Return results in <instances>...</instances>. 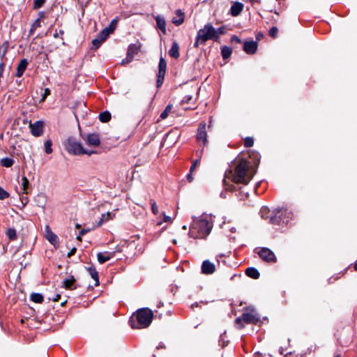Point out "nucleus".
Here are the masks:
<instances>
[{"label":"nucleus","instance_id":"680f3d73","mask_svg":"<svg viewBox=\"0 0 357 357\" xmlns=\"http://www.w3.org/2000/svg\"><path fill=\"white\" fill-rule=\"evenodd\" d=\"M250 2L253 3V2H259L260 0H250Z\"/></svg>","mask_w":357,"mask_h":357},{"label":"nucleus","instance_id":"4468645a","mask_svg":"<svg viewBox=\"0 0 357 357\" xmlns=\"http://www.w3.org/2000/svg\"><path fill=\"white\" fill-rule=\"evenodd\" d=\"M45 233L46 238L50 241V243L55 245L59 243L58 236L52 231L50 226L48 225L45 227Z\"/></svg>","mask_w":357,"mask_h":357},{"label":"nucleus","instance_id":"473e14b6","mask_svg":"<svg viewBox=\"0 0 357 357\" xmlns=\"http://www.w3.org/2000/svg\"><path fill=\"white\" fill-rule=\"evenodd\" d=\"M165 21L163 18L158 16V29H160L164 34H166Z\"/></svg>","mask_w":357,"mask_h":357},{"label":"nucleus","instance_id":"69168bd1","mask_svg":"<svg viewBox=\"0 0 357 357\" xmlns=\"http://www.w3.org/2000/svg\"><path fill=\"white\" fill-rule=\"evenodd\" d=\"M231 231L232 232H234V231H236V229H235V228L232 227V228L231 229Z\"/></svg>","mask_w":357,"mask_h":357},{"label":"nucleus","instance_id":"f257e3e1","mask_svg":"<svg viewBox=\"0 0 357 357\" xmlns=\"http://www.w3.org/2000/svg\"><path fill=\"white\" fill-rule=\"evenodd\" d=\"M254 173L250 171V165L246 160H241L234 170H229L225 172V178L223 181L226 190L232 191L234 190L233 185H228L227 180L231 181L236 183L248 184L252 179Z\"/></svg>","mask_w":357,"mask_h":357},{"label":"nucleus","instance_id":"a19ab883","mask_svg":"<svg viewBox=\"0 0 357 357\" xmlns=\"http://www.w3.org/2000/svg\"><path fill=\"white\" fill-rule=\"evenodd\" d=\"M254 141L252 137H246L244 140V145L245 147H251L253 146Z\"/></svg>","mask_w":357,"mask_h":357},{"label":"nucleus","instance_id":"79ce46f5","mask_svg":"<svg viewBox=\"0 0 357 357\" xmlns=\"http://www.w3.org/2000/svg\"><path fill=\"white\" fill-rule=\"evenodd\" d=\"M215 35L218 36V40L220 38V35H222L225 33V29L224 26H220L218 29H215Z\"/></svg>","mask_w":357,"mask_h":357},{"label":"nucleus","instance_id":"338daca9","mask_svg":"<svg viewBox=\"0 0 357 357\" xmlns=\"http://www.w3.org/2000/svg\"><path fill=\"white\" fill-rule=\"evenodd\" d=\"M160 347H161V348H162V345H161V344L158 345L157 349H158Z\"/></svg>","mask_w":357,"mask_h":357},{"label":"nucleus","instance_id":"72a5a7b5","mask_svg":"<svg viewBox=\"0 0 357 357\" xmlns=\"http://www.w3.org/2000/svg\"><path fill=\"white\" fill-rule=\"evenodd\" d=\"M6 235L8 238L11 240H15L17 238V232L16 230L13 228H10L6 231Z\"/></svg>","mask_w":357,"mask_h":357},{"label":"nucleus","instance_id":"603ef678","mask_svg":"<svg viewBox=\"0 0 357 357\" xmlns=\"http://www.w3.org/2000/svg\"><path fill=\"white\" fill-rule=\"evenodd\" d=\"M61 298L60 294H56L55 296H54L52 299L53 301H59Z\"/></svg>","mask_w":357,"mask_h":357},{"label":"nucleus","instance_id":"423d86ee","mask_svg":"<svg viewBox=\"0 0 357 357\" xmlns=\"http://www.w3.org/2000/svg\"><path fill=\"white\" fill-rule=\"evenodd\" d=\"M292 217L291 211L287 209L278 208L274 211V215L270 216L269 223L274 225H287Z\"/></svg>","mask_w":357,"mask_h":357},{"label":"nucleus","instance_id":"3c124183","mask_svg":"<svg viewBox=\"0 0 357 357\" xmlns=\"http://www.w3.org/2000/svg\"><path fill=\"white\" fill-rule=\"evenodd\" d=\"M77 249L76 248H73L68 253V257H70L71 256L74 255Z\"/></svg>","mask_w":357,"mask_h":357},{"label":"nucleus","instance_id":"412c9836","mask_svg":"<svg viewBox=\"0 0 357 357\" xmlns=\"http://www.w3.org/2000/svg\"><path fill=\"white\" fill-rule=\"evenodd\" d=\"M245 274L253 279H258L259 278V272L257 269L253 267H249L245 270Z\"/></svg>","mask_w":357,"mask_h":357},{"label":"nucleus","instance_id":"7c9ffc66","mask_svg":"<svg viewBox=\"0 0 357 357\" xmlns=\"http://www.w3.org/2000/svg\"><path fill=\"white\" fill-rule=\"evenodd\" d=\"M14 163V160L10 158H3L1 160V165L5 167H10Z\"/></svg>","mask_w":357,"mask_h":357},{"label":"nucleus","instance_id":"aec40b11","mask_svg":"<svg viewBox=\"0 0 357 357\" xmlns=\"http://www.w3.org/2000/svg\"><path fill=\"white\" fill-rule=\"evenodd\" d=\"M169 54L170 56L177 59L179 57V46L176 42H174L171 49L169 51Z\"/></svg>","mask_w":357,"mask_h":357},{"label":"nucleus","instance_id":"864d4df0","mask_svg":"<svg viewBox=\"0 0 357 357\" xmlns=\"http://www.w3.org/2000/svg\"><path fill=\"white\" fill-rule=\"evenodd\" d=\"M187 179L189 182H192L193 178L192 176V172H190V173L187 175Z\"/></svg>","mask_w":357,"mask_h":357},{"label":"nucleus","instance_id":"20e7f679","mask_svg":"<svg viewBox=\"0 0 357 357\" xmlns=\"http://www.w3.org/2000/svg\"><path fill=\"white\" fill-rule=\"evenodd\" d=\"M209 40L218 41V36L215 35V28L213 25L211 23H207L197 31L194 47H198L199 45H204Z\"/></svg>","mask_w":357,"mask_h":357},{"label":"nucleus","instance_id":"f03ea898","mask_svg":"<svg viewBox=\"0 0 357 357\" xmlns=\"http://www.w3.org/2000/svg\"><path fill=\"white\" fill-rule=\"evenodd\" d=\"M213 225L211 218L202 215L199 218L194 220L189 231V236L194 238H202L208 236Z\"/></svg>","mask_w":357,"mask_h":357},{"label":"nucleus","instance_id":"6e6552de","mask_svg":"<svg viewBox=\"0 0 357 357\" xmlns=\"http://www.w3.org/2000/svg\"><path fill=\"white\" fill-rule=\"evenodd\" d=\"M197 139L199 142H202L204 146L207 144L208 140L205 123H201L199 124L197 130Z\"/></svg>","mask_w":357,"mask_h":357},{"label":"nucleus","instance_id":"c9c22d12","mask_svg":"<svg viewBox=\"0 0 357 357\" xmlns=\"http://www.w3.org/2000/svg\"><path fill=\"white\" fill-rule=\"evenodd\" d=\"M163 220L162 222L158 221V226L161 225L163 222L167 223V225H169L172 222V218L170 216L166 215L165 213H162Z\"/></svg>","mask_w":357,"mask_h":357},{"label":"nucleus","instance_id":"9d476101","mask_svg":"<svg viewBox=\"0 0 357 357\" xmlns=\"http://www.w3.org/2000/svg\"><path fill=\"white\" fill-rule=\"evenodd\" d=\"M31 134L35 137L40 136L43 132V122L38 121L33 123H30Z\"/></svg>","mask_w":357,"mask_h":357},{"label":"nucleus","instance_id":"7ed1b4c3","mask_svg":"<svg viewBox=\"0 0 357 357\" xmlns=\"http://www.w3.org/2000/svg\"><path fill=\"white\" fill-rule=\"evenodd\" d=\"M153 318V311L148 307H144L133 313L129 322L132 328H144L151 324Z\"/></svg>","mask_w":357,"mask_h":357},{"label":"nucleus","instance_id":"58836bf2","mask_svg":"<svg viewBox=\"0 0 357 357\" xmlns=\"http://www.w3.org/2000/svg\"><path fill=\"white\" fill-rule=\"evenodd\" d=\"M9 197V193L0 186V199L3 200Z\"/></svg>","mask_w":357,"mask_h":357},{"label":"nucleus","instance_id":"052dcab7","mask_svg":"<svg viewBox=\"0 0 357 357\" xmlns=\"http://www.w3.org/2000/svg\"><path fill=\"white\" fill-rule=\"evenodd\" d=\"M26 202L25 203H24V205H25L27 203V198L26 197L25 198V199L22 200V202Z\"/></svg>","mask_w":357,"mask_h":357},{"label":"nucleus","instance_id":"f8f14e48","mask_svg":"<svg viewBox=\"0 0 357 357\" xmlns=\"http://www.w3.org/2000/svg\"><path fill=\"white\" fill-rule=\"evenodd\" d=\"M257 49V43L251 40V41H246L243 44V50L248 54H252L255 53Z\"/></svg>","mask_w":357,"mask_h":357},{"label":"nucleus","instance_id":"393cba45","mask_svg":"<svg viewBox=\"0 0 357 357\" xmlns=\"http://www.w3.org/2000/svg\"><path fill=\"white\" fill-rule=\"evenodd\" d=\"M114 216L115 214L111 212H107L106 213L102 214L98 225L100 226L102 223L107 222L109 220H112L114 218Z\"/></svg>","mask_w":357,"mask_h":357},{"label":"nucleus","instance_id":"f3484780","mask_svg":"<svg viewBox=\"0 0 357 357\" xmlns=\"http://www.w3.org/2000/svg\"><path fill=\"white\" fill-rule=\"evenodd\" d=\"M29 62L26 59H22L18 63L17 68L16 76L20 77L22 76L24 70L26 69Z\"/></svg>","mask_w":357,"mask_h":357},{"label":"nucleus","instance_id":"dca6fc26","mask_svg":"<svg viewBox=\"0 0 357 357\" xmlns=\"http://www.w3.org/2000/svg\"><path fill=\"white\" fill-rule=\"evenodd\" d=\"M243 4L241 2H234L230 8V13L232 16L236 17L242 12L243 9Z\"/></svg>","mask_w":357,"mask_h":357},{"label":"nucleus","instance_id":"2f4dec72","mask_svg":"<svg viewBox=\"0 0 357 357\" xmlns=\"http://www.w3.org/2000/svg\"><path fill=\"white\" fill-rule=\"evenodd\" d=\"M172 109V105H171V104L167 105V106L165 107L164 111L160 114V118L162 120L167 119V117L171 112Z\"/></svg>","mask_w":357,"mask_h":357},{"label":"nucleus","instance_id":"0e129e2a","mask_svg":"<svg viewBox=\"0 0 357 357\" xmlns=\"http://www.w3.org/2000/svg\"><path fill=\"white\" fill-rule=\"evenodd\" d=\"M81 236H82V235L79 234L77 236V238L80 241L81 240Z\"/></svg>","mask_w":357,"mask_h":357},{"label":"nucleus","instance_id":"c756f323","mask_svg":"<svg viewBox=\"0 0 357 357\" xmlns=\"http://www.w3.org/2000/svg\"><path fill=\"white\" fill-rule=\"evenodd\" d=\"M231 52L232 50L227 46H223L221 48V54L222 58L225 59H228L231 56Z\"/></svg>","mask_w":357,"mask_h":357},{"label":"nucleus","instance_id":"4d7b16f0","mask_svg":"<svg viewBox=\"0 0 357 357\" xmlns=\"http://www.w3.org/2000/svg\"><path fill=\"white\" fill-rule=\"evenodd\" d=\"M87 232V231L84 229H82L80 231H79V234L83 236L84 234H85Z\"/></svg>","mask_w":357,"mask_h":357},{"label":"nucleus","instance_id":"ea45409f","mask_svg":"<svg viewBox=\"0 0 357 357\" xmlns=\"http://www.w3.org/2000/svg\"><path fill=\"white\" fill-rule=\"evenodd\" d=\"M46 0H34L33 8L35 9H38L43 6Z\"/></svg>","mask_w":357,"mask_h":357},{"label":"nucleus","instance_id":"a211bd4d","mask_svg":"<svg viewBox=\"0 0 357 357\" xmlns=\"http://www.w3.org/2000/svg\"><path fill=\"white\" fill-rule=\"evenodd\" d=\"M185 15L181 10H177L175 16L172 18V22L176 26L181 25L184 21Z\"/></svg>","mask_w":357,"mask_h":357},{"label":"nucleus","instance_id":"de8ad7c7","mask_svg":"<svg viewBox=\"0 0 357 357\" xmlns=\"http://www.w3.org/2000/svg\"><path fill=\"white\" fill-rule=\"evenodd\" d=\"M132 61V59L131 58H129V56L126 55V57L121 61V64L125 65L130 63Z\"/></svg>","mask_w":357,"mask_h":357},{"label":"nucleus","instance_id":"6e6d98bb","mask_svg":"<svg viewBox=\"0 0 357 357\" xmlns=\"http://www.w3.org/2000/svg\"><path fill=\"white\" fill-rule=\"evenodd\" d=\"M50 89H45V94H44V96H43V99H44V98H45L46 96H47V95H48V94H50Z\"/></svg>","mask_w":357,"mask_h":357},{"label":"nucleus","instance_id":"5701e85b","mask_svg":"<svg viewBox=\"0 0 357 357\" xmlns=\"http://www.w3.org/2000/svg\"><path fill=\"white\" fill-rule=\"evenodd\" d=\"M260 215L261 218L268 220V222H269L270 216L274 215V211L271 213L267 207H262L260 210Z\"/></svg>","mask_w":357,"mask_h":357},{"label":"nucleus","instance_id":"b1692460","mask_svg":"<svg viewBox=\"0 0 357 357\" xmlns=\"http://www.w3.org/2000/svg\"><path fill=\"white\" fill-rule=\"evenodd\" d=\"M75 279L73 276H71L69 279H66L63 281V287L67 289H75L76 286L74 285Z\"/></svg>","mask_w":357,"mask_h":357},{"label":"nucleus","instance_id":"0eeeda50","mask_svg":"<svg viewBox=\"0 0 357 357\" xmlns=\"http://www.w3.org/2000/svg\"><path fill=\"white\" fill-rule=\"evenodd\" d=\"M259 256L264 261L270 263L276 261V257L273 252L267 248H261L257 252Z\"/></svg>","mask_w":357,"mask_h":357},{"label":"nucleus","instance_id":"c85d7f7f","mask_svg":"<svg viewBox=\"0 0 357 357\" xmlns=\"http://www.w3.org/2000/svg\"><path fill=\"white\" fill-rule=\"evenodd\" d=\"M99 119L102 123H107L111 119V114L108 111H105L99 114Z\"/></svg>","mask_w":357,"mask_h":357},{"label":"nucleus","instance_id":"e433bc0d","mask_svg":"<svg viewBox=\"0 0 357 357\" xmlns=\"http://www.w3.org/2000/svg\"><path fill=\"white\" fill-rule=\"evenodd\" d=\"M52 142L50 139H48L45 142V153L47 154H50L52 153Z\"/></svg>","mask_w":357,"mask_h":357},{"label":"nucleus","instance_id":"8fccbe9b","mask_svg":"<svg viewBox=\"0 0 357 357\" xmlns=\"http://www.w3.org/2000/svg\"><path fill=\"white\" fill-rule=\"evenodd\" d=\"M231 42H235L236 43H241V40L240 38H238V36H233L231 38Z\"/></svg>","mask_w":357,"mask_h":357},{"label":"nucleus","instance_id":"774afa93","mask_svg":"<svg viewBox=\"0 0 357 357\" xmlns=\"http://www.w3.org/2000/svg\"><path fill=\"white\" fill-rule=\"evenodd\" d=\"M183 229H187V227H186L185 225H184V226L183 227Z\"/></svg>","mask_w":357,"mask_h":357},{"label":"nucleus","instance_id":"4c0bfd02","mask_svg":"<svg viewBox=\"0 0 357 357\" xmlns=\"http://www.w3.org/2000/svg\"><path fill=\"white\" fill-rule=\"evenodd\" d=\"M22 185L23 193L26 194L27 193L26 190H27L29 181L28 178L24 176H22Z\"/></svg>","mask_w":357,"mask_h":357},{"label":"nucleus","instance_id":"37998d69","mask_svg":"<svg viewBox=\"0 0 357 357\" xmlns=\"http://www.w3.org/2000/svg\"><path fill=\"white\" fill-rule=\"evenodd\" d=\"M102 43V41H100L97 37L92 40V44L96 49H98Z\"/></svg>","mask_w":357,"mask_h":357},{"label":"nucleus","instance_id":"9b49d317","mask_svg":"<svg viewBox=\"0 0 357 357\" xmlns=\"http://www.w3.org/2000/svg\"><path fill=\"white\" fill-rule=\"evenodd\" d=\"M86 144L89 146H98L100 144V136L97 133H91L86 136Z\"/></svg>","mask_w":357,"mask_h":357},{"label":"nucleus","instance_id":"cd10ccee","mask_svg":"<svg viewBox=\"0 0 357 357\" xmlns=\"http://www.w3.org/2000/svg\"><path fill=\"white\" fill-rule=\"evenodd\" d=\"M158 67H159V70H158L159 74H160L161 75H165L167 63L162 57H160V59Z\"/></svg>","mask_w":357,"mask_h":357},{"label":"nucleus","instance_id":"e2e57ef3","mask_svg":"<svg viewBox=\"0 0 357 357\" xmlns=\"http://www.w3.org/2000/svg\"><path fill=\"white\" fill-rule=\"evenodd\" d=\"M354 268L357 271V261L354 264Z\"/></svg>","mask_w":357,"mask_h":357},{"label":"nucleus","instance_id":"2eb2a0df","mask_svg":"<svg viewBox=\"0 0 357 357\" xmlns=\"http://www.w3.org/2000/svg\"><path fill=\"white\" fill-rule=\"evenodd\" d=\"M141 48V45L139 43L130 44L128 46L127 55L129 58L133 59L134 56L137 54Z\"/></svg>","mask_w":357,"mask_h":357},{"label":"nucleus","instance_id":"6ab92c4d","mask_svg":"<svg viewBox=\"0 0 357 357\" xmlns=\"http://www.w3.org/2000/svg\"><path fill=\"white\" fill-rule=\"evenodd\" d=\"M114 256L112 252H98L97 255L98 261L100 264H102L109 261Z\"/></svg>","mask_w":357,"mask_h":357},{"label":"nucleus","instance_id":"5fc2aeb1","mask_svg":"<svg viewBox=\"0 0 357 357\" xmlns=\"http://www.w3.org/2000/svg\"><path fill=\"white\" fill-rule=\"evenodd\" d=\"M155 208H156V204L155 203H153L152 206H151V209H152V211H153V213L154 214H156Z\"/></svg>","mask_w":357,"mask_h":357},{"label":"nucleus","instance_id":"ddd939ff","mask_svg":"<svg viewBox=\"0 0 357 357\" xmlns=\"http://www.w3.org/2000/svg\"><path fill=\"white\" fill-rule=\"evenodd\" d=\"M202 271L204 274H212L215 271V266L208 260H205L202 263Z\"/></svg>","mask_w":357,"mask_h":357},{"label":"nucleus","instance_id":"c03bdc74","mask_svg":"<svg viewBox=\"0 0 357 357\" xmlns=\"http://www.w3.org/2000/svg\"><path fill=\"white\" fill-rule=\"evenodd\" d=\"M278 31V28H277V27H275V26H273V27H272V28L270 29V31H269V35H270L271 37L275 38V37H276V36H277Z\"/></svg>","mask_w":357,"mask_h":357},{"label":"nucleus","instance_id":"39448f33","mask_svg":"<svg viewBox=\"0 0 357 357\" xmlns=\"http://www.w3.org/2000/svg\"><path fill=\"white\" fill-rule=\"evenodd\" d=\"M63 146L65 149L71 155H80L86 154L91 155L94 153H97L95 151L86 150L75 137H70L64 142Z\"/></svg>","mask_w":357,"mask_h":357},{"label":"nucleus","instance_id":"13d9d810","mask_svg":"<svg viewBox=\"0 0 357 357\" xmlns=\"http://www.w3.org/2000/svg\"><path fill=\"white\" fill-rule=\"evenodd\" d=\"M26 202L25 203H24V205H25L27 203V198L26 197L25 198V199L22 200V202Z\"/></svg>","mask_w":357,"mask_h":357},{"label":"nucleus","instance_id":"bb28decb","mask_svg":"<svg viewBox=\"0 0 357 357\" xmlns=\"http://www.w3.org/2000/svg\"><path fill=\"white\" fill-rule=\"evenodd\" d=\"M30 299L36 303H42L43 301V296L39 293H32Z\"/></svg>","mask_w":357,"mask_h":357},{"label":"nucleus","instance_id":"f704fd0d","mask_svg":"<svg viewBox=\"0 0 357 357\" xmlns=\"http://www.w3.org/2000/svg\"><path fill=\"white\" fill-rule=\"evenodd\" d=\"M203 151H204V149H202L199 153L197 152L198 158L197 160H195L193 162L192 165H191L190 169V172H192L194 171V169H195L196 166L200 162V159H201L202 154Z\"/></svg>","mask_w":357,"mask_h":357},{"label":"nucleus","instance_id":"1a4fd4ad","mask_svg":"<svg viewBox=\"0 0 357 357\" xmlns=\"http://www.w3.org/2000/svg\"><path fill=\"white\" fill-rule=\"evenodd\" d=\"M259 320V318L257 317L256 315L249 313V312H245L243 313L241 317H238L236 319V322L237 324L241 323L242 321L247 324H252L255 323Z\"/></svg>","mask_w":357,"mask_h":357},{"label":"nucleus","instance_id":"49530a36","mask_svg":"<svg viewBox=\"0 0 357 357\" xmlns=\"http://www.w3.org/2000/svg\"><path fill=\"white\" fill-rule=\"evenodd\" d=\"M116 20H113L110 24L109 25V26H107V28H110L111 29V33L114 31V30L116 29Z\"/></svg>","mask_w":357,"mask_h":357},{"label":"nucleus","instance_id":"a878e982","mask_svg":"<svg viewBox=\"0 0 357 357\" xmlns=\"http://www.w3.org/2000/svg\"><path fill=\"white\" fill-rule=\"evenodd\" d=\"M89 273L91 275V278L95 280V286L99 285V277L98 273L93 267H89L88 268Z\"/></svg>","mask_w":357,"mask_h":357},{"label":"nucleus","instance_id":"4be33fe9","mask_svg":"<svg viewBox=\"0 0 357 357\" xmlns=\"http://www.w3.org/2000/svg\"><path fill=\"white\" fill-rule=\"evenodd\" d=\"M111 34V29L110 28H105L103 29L96 36L102 43L106 40L108 36Z\"/></svg>","mask_w":357,"mask_h":357},{"label":"nucleus","instance_id":"bf43d9fd","mask_svg":"<svg viewBox=\"0 0 357 357\" xmlns=\"http://www.w3.org/2000/svg\"><path fill=\"white\" fill-rule=\"evenodd\" d=\"M26 202L25 203H24V205H25L27 203V198L26 197L25 198V199L22 200V202Z\"/></svg>","mask_w":357,"mask_h":357},{"label":"nucleus","instance_id":"09e8293b","mask_svg":"<svg viewBox=\"0 0 357 357\" xmlns=\"http://www.w3.org/2000/svg\"><path fill=\"white\" fill-rule=\"evenodd\" d=\"M5 69V63L3 62L0 63V77L1 78L3 77V74Z\"/></svg>","mask_w":357,"mask_h":357},{"label":"nucleus","instance_id":"a18cd8bd","mask_svg":"<svg viewBox=\"0 0 357 357\" xmlns=\"http://www.w3.org/2000/svg\"><path fill=\"white\" fill-rule=\"evenodd\" d=\"M165 75H161L159 73H158V88L163 83Z\"/></svg>","mask_w":357,"mask_h":357}]
</instances>
